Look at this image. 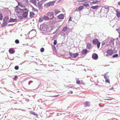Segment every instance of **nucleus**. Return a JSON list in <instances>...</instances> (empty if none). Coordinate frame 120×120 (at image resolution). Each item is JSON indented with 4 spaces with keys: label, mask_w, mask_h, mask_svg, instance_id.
I'll list each match as a JSON object with an SVG mask.
<instances>
[{
    "label": "nucleus",
    "mask_w": 120,
    "mask_h": 120,
    "mask_svg": "<svg viewBox=\"0 0 120 120\" xmlns=\"http://www.w3.org/2000/svg\"><path fill=\"white\" fill-rule=\"evenodd\" d=\"M13 24H9L8 25V26H11Z\"/></svg>",
    "instance_id": "3c124183"
},
{
    "label": "nucleus",
    "mask_w": 120,
    "mask_h": 120,
    "mask_svg": "<svg viewBox=\"0 0 120 120\" xmlns=\"http://www.w3.org/2000/svg\"><path fill=\"white\" fill-rule=\"evenodd\" d=\"M54 11L55 15H56L58 14L60 12V11L57 9H55L54 10Z\"/></svg>",
    "instance_id": "4468645a"
},
{
    "label": "nucleus",
    "mask_w": 120,
    "mask_h": 120,
    "mask_svg": "<svg viewBox=\"0 0 120 120\" xmlns=\"http://www.w3.org/2000/svg\"><path fill=\"white\" fill-rule=\"evenodd\" d=\"M18 78V76L17 75H15V77L14 78V79L15 80H17V79Z\"/></svg>",
    "instance_id": "e433bc0d"
},
{
    "label": "nucleus",
    "mask_w": 120,
    "mask_h": 120,
    "mask_svg": "<svg viewBox=\"0 0 120 120\" xmlns=\"http://www.w3.org/2000/svg\"><path fill=\"white\" fill-rule=\"evenodd\" d=\"M3 18V16L2 14H0V20H2V19Z\"/></svg>",
    "instance_id": "4c0bfd02"
},
{
    "label": "nucleus",
    "mask_w": 120,
    "mask_h": 120,
    "mask_svg": "<svg viewBox=\"0 0 120 120\" xmlns=\"http://www.w3.org/2000/svg\"><path fill=\"white\" fill-rule=\"evenodd\" d=\"M119 38L120 39V34H119Z\"/></svg>",
    "instance_id": "052dcab7"
},
{
    "label": "nucleus",
    "mask_w": 120,
    "mask_h": 120,
    "mask_svg": "<svg viewBox=\"0 0 120 120\" xmlns=\"http://www.w3.org/2000/svg\"><path fill=\"white\" fill-rule=\"evenodd\" d=\"M83 5L86 7H88L89 6V4L86 3L83 4Z\"/></svg>",
    "instance_id": "473e14b6"
},
{
    "label": "nucleus",
    "mask_w": 120,
    "mask_h": 120,
    "mask_svg": "<svg viewBox=\"0 0 120 120\" xmlns=\"http://www.w3.org/2000/svg\"><path fill=\"white\" fill-rule=\"evenodd\" d=\"M43 18L45 20H47L48 19H49L48 16V17L47 16H45Z\"/></svg>",
    "instance_id": "bb28decb"
},
{
    "label": "nucleus",
    "mask_w": 120,
    "mask_h": 120,
    "mask_svg": "<svg viewBox=\"0 0 120 120\" xmlns=\"http://www.w3.org/2000/svg\"><path fill=\"white\" fill-rule=\"evenodd\" d=\"M28 11H29L26 8H25L24 9H22V11H17L16 12L19 14L21 15L22 13V16L24 18H26L27 17Z\"/></svg>",
    "instance_id": "f257e3e1"
},
{
    "label": "nucleus",
    "mask_w": 120,
    "mask_h": 120,
    "mask_svg": "<svg viewBox=\"0 0 120 120\" xmlns=\"http://www.w3.org/2000/svg\"><path fill=\"white\" fill-rule=\"evenodd\" d=\"M69 55L71 57L75 58L79 55V54L78 52L76 53H72L71 52H69Z\"/></svg>",
    "instance_id": "423d86ee"
},
{
    "label": "nucleus",
    "mask_w": 120,
    "mask_h": 120,
    "mask_svg": "<svg viewBox=\"0 0 120 120\" xmlns=\"http://www.w3.org/2000/svg\"><path fill=\"white\" fill-rule=\"evenodd\" d=\"M73 91H71V92H70V93L71 94H72V93H73Z\"/></svg>",
    "instance_id": "bf43d9fd"
},
{
    "label": "nucleus",
    "mask_w": 120,
    "mask_h": 120,
    "mask_svg": "<svg viewBox=\"0 0 120 120\" xmlns=\"http://www.w3.org/2000/svg\"><path fill=\"white\" fill-rule=\"evenodd\" d=\"M118 56V55L117 54H116L113 55L112 57H117Z\"/></svg>",
    "instance_id": "2f4dec72"
},
{
    "label": "nucleus",
    "mask_w": 120,
    "mask_h": 120,
    "mask_svg": "<svg viewBox=\"0 0 120 120\" xmlns=\"http://www.w3.org/2000/svg\"><path fill=\"white\" fill-rule=\"evenodd\" d=\"M15 42L17 44H18L19 42V41L18 39H16L15 41Z\"/></svg>",
    "instance_id": "c756f323"
},
{
    "label": "nucleus",
    "mask_w": 120,
    "mask_h": 120,
    "mask_svg": "<svg viewBox=\"0 0 120 120\" xmlns=\"http://www.w3.org/2000/svg\"><path fill=\"white\" fill-rule=\"evenodd\" d=\"M55 2L54 1H50L45 4V6L46 7H49L53 5Z\"/></svg>",
    "instance_id": "20e7f679"
},
{
    "label": "nucleus",
    "mask_w": 120,
    "mask_h": 120,
    "mask_svg": "<svg viewBox=\"0 0 120 120\" xmlns=\"http://www.w3.org/2000/svg\"><path fill=\"white\" fill-rule=\"evenodd\" d=\"M45 27L46 29V30H47L48 31L49 28L48 25L46 24H44V27H40V29L42 31L45 30V29H44L43 28Z\"/></svg>",
    "instance_id": "39448f33"
},
{
    "label": "nucleus",
    "mask_w": 120,
    "mask_h": 120,
    "mask_svg": "<svg viewBox=\"0 0 120 120\" xmlns=\"http://www.w3.org/2000/svg\"><path fill=\"white\" fill-rule=\"evenodd\" d=\"M91 3L93 4H96V2H95V1H93Z\"/></svg>",
    "instance_id": "de8ad7c7"
},
{
    "label": "nucleus",
    "mask_w": 120,
    "mask_h": 120,
    "mask_svg": "<svg viewBox=\"0 0 120 120\" xmlns=\"http://www.w3.org/2000/svg\"><path fill=\"white\" fill-rule=\"evenodd\" d=\"M71 17H70V18L69 19L68 21H71Z\"/></svg>",
    "instance_id": "49530a36"
},
{
    "label": "nucleus",
    "mask_w": 120,
    "mask_h": 120,
    "mask_svg": "<svg viewBox=\"0 0 120 120\" xmlns=\"http://www.w3.org/2000/svg\"><path fill=\"white\" fill-rule=\"evenodd\" d=\"M19 68V67L18 66H16L15 67V69L16 70H17Z\"/></svg>",
    "instance_id": "c9c22d12"
},
{
    "label": "nucleus",
    "mask_w": 120,
    "mask_h": 120,
    "mask_svg": "<svg viewBox=\"0 0 120 120\" xmlns=\"http://www.w3.org/2000/svg\"><path fill=\"white\" fill-rule=\"evenodd\" d=\"M57 43V41L56 40H55L54 41V42H53V44L54 45H56Z\"/></svg>",
    "instance_id": "f704fd0d"
},
{
    "label": "nucleus",
    "mask_w": 120,
    "mask_h": 120,
    "mask_svg": "<svg viewBox=\"0 0 120 120\" xmlns=\"http://www.w3.org/2000/svg\"><path fill=\"white\" fill-rule=\"evenodd\" d=\"M30 2L33 4L34 3H36V0H30Z\"/></svg>",
    "instance_id": "a878e982"
},
{
    "label": "nucleus",
    "mask_w": 120,
    "mask_h": 120,
    "mask_svg": "<svg viewBox=\"0 0 120 120\" xmlns=\"http://www.w3.org/2000/svg\"><path fill=\"white\" fill-rule=\"evenodd\" d=\"M106 52L110 55H112L113 53V51L110 49L108 50Z\"/></svg>",
    "instance_id": "9b49d317"
},
{
    "label": "nucleus",
    "mask_w": 120,
    "mask_h": 120,
    "mask_svg": "<svg viewBox=\"0 0 120 120\" xmlns=\"http://www.w3.org/2000/svg\"><path fill=\"white\" fill-rule=\"evenodd\" d=\"M9 19V17L8 16L5 17L3 21L7 22Z\"/></svg>",
    "instance_id": "a211bd4d"
},
{
    "label": "nucleus",
    "mask_w": 120,
    "mask_h": 120,
    "mask_svg": "<svg viewBox=\"0 0 120 120\" xmlns=\"http://www.w3.org/2000/svg\"><path fill=\"white\" fill-rule=\"evenodd\" d=\"M98 55L96 53H94L92 55V57L94 60H97L98 58Z\"/></svg>",
    "instance_id": "6e6552de"
},
{
    "label": "nucleus",
    "mask_w": 120,
    "mask_h": 120,
    "mask_svg": "<svg viewBox=\"0 0 120 120\" xmlns=\"http://www.w3.org/2000/svg\"><path fill=\"white\" fill-rule=\"evenodd\" d=\"M119 55H120V52H119Z\"/></svg>",
    "instance_id": "774afa93"
},
{
    "label": "nucleus",
    "mask_w": 120,
    "mask_h": 120,
    "mask_svg": "<svg viewBox=\"0 0 120 120\" xmlns=\"http://www.w3.org/2000/svg\"><path fill=\"white\" fill-rule=\"evenodd\" d=\"M32 114L34 115H35V116H38V115L37 114L35 113V112H32Z\"/></svg>",
    "instance_id": "58836bf2"
},
{
    "label": "nucleus",
    "mask_w": 120,
    "mask_h": 120,
    "mask_svg": "<svg viewBox=\"0 0 120 120\" xmlns=\"http://www.w3.org/2000/svg\"><path fill=\"white\" fill-rule=\"evenodd\" d=\"M84 104L86 106H90V102L89 101H86L84 103Z\"/></svg>",
    "instance_id": "dca6fc26"
},
{
    "label": "nucleus",
    "mask_w": 120,
    "mask_h": 120,
    "mask_svg": "<svg viewBox=\"0 0 120 120\" xmlns=\"http://www.w3.org/2000/svg\"><path fill=\"white\" fill-rule=\"evenodd\" d=\"M26 0V3H28V0Z\"/></svg>",
    "instance_id": "8fccbe9b"
},
{
    "label": "nucleus",
    "mask_w": 120,
    "mask_h": 120,
    "mask_svg": "<svg viewBox=\"0 0 120 120\" xmlns=\"http://www.w3.org/2000/svg\"><path fill=\"white\" fill-rule=\"evenodd\" d=\"M42 3L41 1H39L38 3V7L40 10H42L43 9L42 7Z\"/></svg>",
    "instance_id": "0eeeda50"
},
{
    "label": "nucleus",
    "mask_w": 120,
    "mask_h": 120,
    "mask_svg": "<svg viewBox=\"0 0 120 120\" xmlns=\"http://www.w3.org/2000/svg\"><path fill=\"white\" fill-rule=\"evenodd\" d=\"M77 11V9H75V11Z\"/></svg>",
    "instance_id": "338daca9"
},
{
    "label": "nucleus",
    "mask_w": 120,
    "mask_h": 120,
    "mask_svg": "<svg viewBox=\"0 0 120 120\" xmlns=\"http://www.w3.org/2000/svg\"><path fill=\"white\" fill-rule=\"evenodd\" d=\"M43 18H39V22H41L43 20Z\"/></svg>",
    "instance_id": "c85d7f7f"
},
{
    "label": "nucleus",
    "mask_w": 120,
    "mask_h": 120,
    "mask_svg": "<svg viewBox=\"0 0 120 120\" xmlns=\"http://www.w3.org/2000/svg\"><path fill=\"white\" fill-rule=\"evenodd\" d=\"M80 83V81L79 80H76V83L78 84H79Z\"/></svg>",
    "instance_id": "a19ab883"
},
{
    "label": "nucleus",
    "mask_w": 120,
    "mask_h": 120,
    "mask_svg": "<svg viewBox=\"0 0 120 120\" xmlns=\"http://www.w3.org/2000/svg\"><path fill=\"white\" fill-rule=\"evenodd\" d=\"M117 16L118 17H120V13L119 12H117L116 13Z\"/></svg>",
    "instance_id": "72a5a7b5"
},
{
    "label": "nucleus",
    "mask_w": 120,
    "mask_h": 120,
    "mask_svg": "<svg viewBox=\"0 0 120 120\" xmlns=\"http://www.w3.org/2000/svg\"><path fill=\"white\" fill-rule=\"evenodd\" d=\"M88 50L86 49H83L81 53V55H83L85 54H86L87 53Z\"/></svg>",
    "instance_id": "1a4fd4ad"
},
{
    "label": "nucleus",
    "mask_w": 120,
    "mask_h": 120,
    "mask_svg": "<svg viewBox=\"0 0 120 120\" xmlns=\"http://www.w3.org/2000/svg\"><path fill=\"white\" fill-rule=\"evenodd\" d=\"M119 29H116V31H117L119 33V34H120V33L119 32Z\"/></svg>",
    "instance_id": "c03bdc74"
},
{
    "label": "nucleus",
    "mask_w": 120,
    "mask_h": 120,
    "mask_svg": "<svg viewBox=\"0 0 120 120\" xmlns=\"http://www.w3.org/2000/svg\"><path fill=\"white\" fill-rule=\"evenodd\" d=\"M44 51V49L43 48H42L40 49V51L41 52H43Z\"/></svg>",
    "instance_id": "7c9ffc66"
},
{
    "label": "nucleus",
    "mask_w": 120,
    "mask_h": 120,
    "mask_svg": "<svg viewBox=\"0 0 120 120\" xmlns=\"http://www.w3.org/2000/svg\"><path fill=\"white\" fill-rule=\"evenodd\" d=\"M108 55H109V54L107 53V54H106V56H108Z\"/></svg>",
    "instance_id": "0e129e2a"
},
{
    "label": "nucleus",
    "mask_w": 120,
    "mask_h": 120,
    "mask_svg": "<svg viewBox=\"0 0 120 120\" xmlns=\"http://www.w3.org/2000/svg\"><path fill=\"white\" fill-rule=\"evenodd\" d=\"M34 5L37 6L36 3H33Z\"/></svg>",
    "instance_id": "864d4df0"
},
{
    "label": "nucleus",
    "mask_w": 120,
    "mask_h": 120,
    "mask_svg": "<svg viewBox=\"0 0 120 120\" xmlns=\"http://www.w3.org/2000/svg\"><path fill=\"white\" fill-rule=\"evenodd\" d=\"M98 7V5H96L94 6H92L91 7V8L93 9H96Z\"/></svg>",
    "instance_id": "b1692460"
},
{
    "label": "nucleus",
    "mask_w": 120,
    "mask_h": 120,
    "mask_svg": "<svg viewBox=\"0 0 120 120\" xmlns=\"http://www.w3.org/2000/svg\"><path fill=\"white\" fill-rule=\"evenodd\" d=\"M8 23L3 21V23L1 24V27H3L6 26L7 24Z\"/></svg>",
    "instance_id": "f8f14e48"
},
{
    "label": "nucleus",
    "mask_w": 120,
    "mask_h": 120,
    "mask_svg": "<svg viewBox=\"0 0 120 120\" xmlns=\"http://www.w3.org/2000/svg\"><path fill=\"white\" fill-rule=\"evenodd\" d=\"M95 85H97V86H98V84H95Z\"/></svg>",
    "instance_id": "e2e57ef3"
},
{
    "label": "nucleus",
    "mask_w": 120,
    "mask_h": 120,
    "mask_svg": "<svg viewBox=\"0 0 120 120\" xmlns=\"http://www.w3.org/2000/svg\"><path fill=\"white\" fill-rule=\"evenodd\" d=\"M106 75V74H105L104 75V78L105 79V82H106L109 83H110V81L109 79H107V77L105 76Z\"/></svg>",
    "instance_id": "2eb2a0df"
},
{
    "label": "nucleus",
    "mask_w": 120,
    "mask_h": 120,
    "mask_svg": "<svg viewBox=\"0 0 120 120\" xmlns=\"http://www.w3.org/2000/svg\"><path fill=\"white\" fill-rule=\"evenodd\" d=\"M35 13L33 12H30V17L31 18H33L34 17Z\"/></svg>",
    "instance_id": "412c9836"
},
{
    "label": "nucleus",
    "mask_w": 120,
    "mask_h": 120,
    "mask_svg": "<svg viewBox=\"0 0 120 120\" xmlns=\"http://www.w3.org/2000/svg\"><path fill=\"white\" fill-rule=\"evenodd\" d=\"M57 71H58V70H57ZM56 71H55V72H54L55 73L56 72Z\"/></svg>",
    "instance_id": "69168bd1"
},
{
    "label": "nucleus",
    "mask_w": 120,
    "mask_h": 120,
    "mask_svg": "<svg viewBox=\"0 0 120 120\" xmlns=\"http://www.w3.org/2000/svg\"><path fill=\"white\" fill-rule=\"evenodd\" d=\"M92 46L91 44L90 43H88L86 45V48L88 49H90Z\"/></svg>",
    "instance_id": "f3484780"
},
{
    "label": "nucleus",
    "mask_w": 120,
    "mask_h": 120,
    "mask_svg": "<svg viewBox=\"0 0 120 120\" xmlns=\"http://www.w3.org/2000/svg\"><path fill=\"white\" fill-rule=\"evenodd\" d=\"M105 8L106 9H109V8L108 7L106 8Z\"/></svg>",
    "instance_id": "4d7b16f0"
},
{
    "label": "nucleus",
    "mask_w": 120,
    "mask_h": 120,
    "mask_svg": "<svg viewBox=\"0 0 120 120\" xmlns=\"http://www.w3.org/2000/svg\"><path fill=\"white\" fill-rule=\"evenodd\" d=\"M9 53L11 54H13L15 53V51L12 48L10 49L9 50Z\"/></svg>",
    "instance_id": "9d476101"
},
{
    "label": "nucleus",
    "mask_w": 120,
    "mask_h": 120,
    "mask_svg": "<svg viewBox=\"0 0 120 120\" xmlns=\"http://www.w3.org/2000/svg\"><path fill=\"white\" fill-rule=\"evenodd\" d=\"M113 89V88H110L109 89V90H112Z\"/></svg>",
    "instance_id": "13d9d810"
},
{
    "label": "nucleus",
    "mask_w": 120,
    "mask_h": 120,
    "mask_svg": "<svg viewBox=\"0 0 120 120\" xmlns=\"http://www.w3.org/2000/svg\"><path fill=\"white\" fill-rule=\"evenodd\" d=\"M56 32L55 31L53 33V34H55Z\"/></svg>",
    "instance_id": "680f3d73"
},
{
    "label": "nucleus",
    "mask_w": 120,
    "mask_h": 120,
    "mask_svg": "<svg viewBox=\"0 0 120 120\" xmlns=\"http://www.w3.org/2000/svg\"><path fill=\"white\" fill-rule=\"evenodd\" d=\"M22 10V9H21L18 6H17L16 7V8L15 9V11H18L19 10H20V11H21Z\"/></svg>",
    "instance_id": "6ab92c4d"
},
{
    "label": "nucleus",
    "mask_w": 120,
    "mask_h": 120,
    "mask_svg": "<svg viewBox=\"0 0 120 120\" xmlns=\"http://www.w3.org/2000/svg\"><path fill=\"white\" fill-rule=\"evenodd\" d=\"M64 16L62 14H60L58 16V18L60 19H63L64 18Z\"/></svg>",
    "instance_id": "ddd939ff"
},
{
    "label": "nucleus",
    "mask_w": 120,
    "mask_h": 120,
    "mask_svg": "<svg viewBox=\"0 0 120 120\" xmlns=\"http://www.w3.org/2000/svg\"><path fill=\"white\" fill-rule=\"evenodd\" d=\"M23 17H24L23 16H22L21 15H20L19 17V18L21 19H23Z\"/></svg>",
    "instance_id": "ea45409f"
},
{
    "label": "nucleus",
    "mask_w": 120,
    "mask_h": 120,
    "mask_svg": "<svg viewBox=\"0 0 120 120\" xmlns=\"http://www.w3.org/2000/svg\"><path fill=\"white\" fill-rule=\"evenodd\" d=\"M59 95H55V96H53L54 97H58V96Z\"/></svg>",
    "instance_id": "6e6d98bb"
},
{
    "label": "nucleus",
    "mask_w": 120,
    "mask_h": 120,
    "mask_svg": "<svg viewBox=\"0 0 120 120\" xmlns=\"http://www.w3.org/2000/svg\"><path fill=\"white\" fill-rule=\"evenodd\" d=\"M92 42L93 44L94 45H97V46L98 49L99 48L100 43V42L98 41L97 39L95 38L92 41Z\"/></svg>",
    "instance_id": "7ed1b4c3"
},
{
    "label": "nucleus",
    "mask_w": 120,
    "mask_h": 120,
    "mask_svg": "<svg viewBox=\"0 0 120 120\" xmlns=\"http://www.w3.org/2000/svg\"><path fill=\"white\" fill-rule=\"evenodd\" d=\"M50 29L49 30H49L48 31V32H50L53 29L52 28H51V27H50Z\"/></svg>",
    "instance_id": "79ce46f5"
},
{
    "label": "nucleus",
    "mask_w": 120,
    "mask_h": 120,
    "mask_svg": "<svg viewBox=\"0 0 120 120\" xmlns=\"http://www.w3.org/2000/svg\"><path fill=\"white\" fill-rule=\"evenodd\" d=\"M32 9L34 11H36L38 12V10L36 8H34L32 6Z\"/></svg>",
    "instance_id": "393cba45"
},
{
    "label": "nucleus",
    "mask_w": 120,
    "mask_h": 120,
    "mask_svg": "<svg viewBox=\"0 0 120 120\" xmlns=\"http://www.w3.org/2000/svg\"><path fill=\"white\" fill-rule=\"evenodd\" d=\"M95 2H96V4L98 3V1H99L97 0H96L95 1Z\"/></svg>",
    "instance_id": "09e8293b"
},
{
    "label": "nucleus",
    "mask_w": 120,
    "mask_h": 120,
    "mask_svg": "<svg viewBox=\"0 0 120 120\" xmlns=\"http://www.w3.org/2000/svg\"><path fill=\"white\" fill-rule=\"evenodd\" d=\"M59 28H58L56 30H55V31L56 32L59 30Z\"/></svg>",
    "instance_id": "603ef678"
},
{
    "label": "nucleus",
    "mask_w": 120,
    "mask_h": 120,
    "mask_svg": "<svg viewBox=\"0 0 120 120\" xmlns=\"http://www.w3.org/2000/svg\"><path fill=\"white\" fill-rule=\"evenodd\" d=\"M118 5H120V2H118Z\"/></svg>",
    "instance_id": "5fc2aeb1"
},
{
    "label": "nucleus",
    "mask_w": 120,
    "mask_h": 120,
    "mask_svg": "<svg viewBox=\"0 0 120 120\" xmlns=\"http://www.w3.org/2000/svg\"><path fill=\"white\" fill-rule=\"evenodd\" d=\"M83 8L84 7L83 6H81L79 7L78 9L79 11H81Z\"/></svg>",
    "instance_id": "5701e85b"
},
{
    "label": "nucleus",
    "mask_w": 120,
    "mask_h": 120,
    "mask_svg": "<svg viewBox=\"0 0 120 120\" xmlns=\"http://www.w3.org/2000/svg\"><path fill=\"white\" fill-rule=\"evenodd\" d=\"M18 4L19 6H20L21 7H23V5L22 4V3L21 2H18Z\"/></svg>",
    "instance_id": "cd10ccee"
},
{
    "label": "nucleus",
    "mask_w": 120,
    "mask_h": 120,
    "mask_svg": "<svg viewBox=\"0 0 120 120\" xmlns=\"http://www.w3.org/2000/svg\"><path fill=\"white\" fill-rule=\"evenodd\" d=\"M47 15L48 16L50 20L53 19L54 18V14L53 12L49 11L48 12Z\"/></svg>",
    "instance_id": "f03ea898"
},
{
    "label": "nucleus",
    "mask_w": 120,
    "mask_h": 120,
    "mask_svg": "<svg viewBox=\"0 0 120 120\" xmlns=\"http://www.w3.org/2000/svg\"><path fill=\"white\" fill-rule=\"evenodd\" d=\"M68 28L67 26H65L63 28L62 31L64 32H65L67 30Z\"/></svg>",
    "instance_id": "4be33fe9"
},
{
    "label": "nucleus",
    "mask_w": 120,
    "mask_h": 120,
    "mask_svg": "<svg viewBox=\"0 0 120 120\" xmlns=\"http://www.w3.org/2000/svg\"><path fill=\"white\" fill-rule=\"evenodd\" d=\"M33 82V81H29L28 82V84L29 85H30V83L32 82Z\"/></svg>",
    "instance_id": "a18cd8bd"
},
{
    "label": "nucleus",
    "mask_w": 120,
    "mask_h": 120,
    "mask_svg": "<svg viewBox=\"0 0 120 120\" xmlns=\"http://www.w3.org/2000/svg\"><path fill=\"white\" fill-rule=\"evenodd\" d=\"M48 0H41L42 2L43 3H44V2Z\"/></svg>",
    "instance_id": "37998d69"
},
{
    "label": "nucleus",
    "mask_w": 120,
    "mask_h": 120,
    "mask_svg": "<svg viewBox=\"0 0 120 120\" xmlns=\"http://www.w3.org/2000/svg\"><path fill=\"white\" fill-rule=\"evenodd\" d=\"M17 21V19H10L9 22H12Z\"/></svg>",
    "instance_id": "aec40b11"
}]
</instances>
